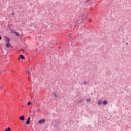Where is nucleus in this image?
Segmentation results:
<instances>
[{
	"instance_id": "7ed1b4c3",
	"label": "nucleus",
	"mask_w": 131,
	"mask_h": 131,
	"mask_svg": "<svg viewBox=\"0 0 131 131\" xmlns=\"http://www.w3.org/2000/svg\"><path fill=\"white\" fill-rule=\"evenodd\" d=\"M91 101H92V100L91 99H86V102L87 104H89V103H90L91 102Z\"/></svg>"
},
{
	"instance_id": "ddd939ff",
	"label": "nucleus",
	"mask_w": 131,
	"mask_h": 131,
	"mask_svg": "<svg viewBox=\"0 0 131 131\" xmlns=\"http://www.w3.org/2000/svg\"><path fill=\"white\" fill-rule=\"evenodd\" d=\"M79 99H80V100L78 101V102H79V103H80V102H81V101H82V99H81V98H80Z\"/></svg>"
},
{
	"instance_id": "6e6552de",
	"label": "nucleus",
	"mask_w": 131,
	"mask_h": 131,
	"mask_svg": "<svg viewBox=\"0 0 131 131\" xmlns=\"http://www.w3.org/2000/svg\"><path fill=\"white\" fill-rule=\"evenodd\" d=\"M5 131H11V128L8 127V128L5 129Z\"/></svg>"
},
{
	"instance_id": "4468645a",
	"label": "nucleus",
	"mask_w": 131,
	"mask_h": 131,
	"mask_svg": "<svg viewBox=\"0 0 131 131\" xmlns=\"http://www.w3.org/2000/svg\"><path fill=\"white\" fill-rule=\"evenodd\" d=\"M83 83L84 84H85V85H86L87 82H86V81H84V82H83Z\"/></svg>"
},
{
	"instance_id": "39448f33",
	"label": "nucleus",
	"mask_w": 131,
	"mask_h": 131,
	"mask_svg": "<svg viewBox=\"0 0 131 131\" xmlns=\"http://www.w3.org/2000/svg\"><path fill=\"white\" fill-rule=\"evenodd\" d=\"M20 59H22V60H24V59H25V57H24V56L20 55L19 56Z\"/></svg>"
},
{
	"instance_id": "9d476101",
	"label": "nucleus",
	"mask_w": 131,
	"mask_h": 131,
	"mask_svg": "<svg viewBox=\"0 0 131 131\" xmlns=\"http://www.w3.org/2000/svg\"><path fill=\"white\" fill-rule=\"evenodd\" d=\"M6 39H7L8 42H10V38H7Z\"/></svg>"
},
{
	"instance_id": "6ab92c4d",
	"label": "nucleus",
	"mask_w": 131,
	"mask_h": 131,
	"mask_svg": "<svg viewBox=\"0 0 131 131\" xmlns=\"http://www.w3.org/2000/svg\"><path fill=\"white\" fill-rule=\"evenodd\" d=\"M2 39V36H0V40Z\"/></svg>"
},
{
	"instance_id": "1a4fd4ad",
	"label": "nucleus",
	"mask_w": 131,
	"mask_h": 131,
	"mask_svg": "<svg viewBox=\"0 0 131 131\" xmlns=\"http://www.w3.org/2000/svg\"><path fill=\"white\" fill-rule=\"evenodd\" d=\"M26 123L27 124H29V123H30V121H29L28 120H27Z\"/></svg>"
},
{
	"instance_id": "9b49d317",
	"label": "nucleus",
	"mask_w": 131,
	"mask_h": 131,
	"mask_svg": "<svg viewBox=\"0 0 131 131\" xmlns=\"http://www.w3.org/2000/svg\"><path fill=\"white\" fill-rule=\"evenodd\" d=\"M30 105H31V102H28V106H30Z\"/></svg>"
},
{
	"instance_id": "f3484780",
	"label": "nucleus",
	"mask_w": 131,
	"mask_h": 131,
	"mask_svg": "<svg viewBox=\"0 0 131 131\" xmlns=\"http://www.w3.org/2000/svg\"><path fill=\"white\" fill-rule=\"evenodd\" d=\"M54 95H55V97H57V94L54 93Z\"/></svg>"
},
{
	"instance_id": "dca6fc26",
	"label": "nucleus",
	"mask_w": 131,
	"mask_h": 131,
	"mask_svg": "<svg viewBox=\"0 0 131 131\" xmlns=\"http://www.w3.org/2000/svg\"><path fill=\"white\" fill-rule=\"evenodd\" d=\"M28 120H29V121H30V117L28 118Z\"/></svg>"
},
{
	"instance_id": "b1692460",
	"label": "nucleus",
	"mask_w": 131,
	"mask_h": 131,
	"mask_svg": "<svg viewBox=\"0 0 131 131\" xmlns=\"http://www.w3.org/2000/svg\"><path fill=\"white\" fill-rule=\"evenodd\" d=\"M21 51H23V50H22Z\"/></svg>"
},
{
	"instance_id": "0eeeda50",
	"label": "nucleus",
	"mask_w": 131,
	"mask_h": 131,
	"mask_svg": "<svg viewBox=\"0 0 131 131\" xmlns=\"http://www.w3.org/2000/svg\"><path fill=\"white\" fill-rule=\"evenodd\" d=\"M98 105H101L102 104V101L101 100H99L97 103Z\"/></svg>"
},
{
	"instance_id": "20e7f679",
	"label": "nucleus",
	"mask_w": 131,
	"mask_h": 131,
	"mask_svg": "<svg viewBox=\"0 0 131 131\" xmlns=\"http://www.w3.org/2000/svg\"><path fill=\"white\" fill-rule=\"evenodd\" d=\"M7 48H11V45H10V43L8 42L6 45Z\"/></svg>"
},
{
	"instance_id": "5701e85b",
	"label": "nucleus",
	"mask_w": 131,
	"mask_h": 131,
	"mask_svg": "<svg viewBox=\"0 0 131 131\" xmlns=\"http://www.w3.org/2000/svg\"><path fill=\"white\" fill-rule=\"evenodd\" d=\"M28 73H29V72H28Z\"/></svg>"
},
{
	"instance_id": "aec40b11",
	"label": "nucleus",
	"mask_w": 131,
	"mask_h": 131,
	"mask_svg": "<svg viewBox=\"0 0 131 131\" xmlns=\"http://www.w3.org/2000/svg\"><path fill=\"white\" fill-rule=\"evenodd\" d=\"M1 90H3V86H1Z\"/></svg>"
},
{
	"instance_id": "a211bd4d",
	"label": "nucleus",
	"mask_w": 131,
	"mask_h": 131,
	"mask_svg": "<svg viewBox=\"0 0 131 131\" xmlns=\"http://www.w3.org/2000/svg\"><path fill=\"white\" fill-rule=\"evenodd\" d=\"M20 59H21L20 58V57L18 58V60L19 61H20Z\"/></svg>"
},
{
	"instance_id": "f257e3e1",
	"label": "nucleus",
	"mask_w": 131,
	"mask_h": 131,
	"mask_svg": "<svg viewBox=\"0 0 131 131\" xmlns=\"http://www.w3.org/2000/svg\"><path fill=\"white\" fill-rule=\"evenodd\" d=\"M45 122H46V119H42L39 120L38 123H40V124H41L42 123H45Z\"/></svg>"
},
{
	"instance_id": "2eb2a0df",
	"label": "nucleus",
	"mask_w": 131,
	"mask_h": 131,
	"mask_svg": "<svg viewBox=\"0 0 131 131\" xmlns=\"http://www.w3.org/2000/svg\"><path fill=\"white\" fill-rule=\"evenodd\" d=\"M12 16H14L15 15V13L14 12H12V14H11Z\"/></svg>"
},
{
	"instance_id": "412c9836",
	"label": "nucleus",
	"mask_w": 131,
	"mask_h": 131,
	"mask_svg": "<svg viewBox=\"0 0 131 131\" xmlns=\"http://www.w3.org/2000/svg\"><path fill=\"white\" fill-rule=\"evenodd\" d=\"M126 45H127V46L128 45V43H126Z\"/></svg>"
},
{
	"instance_id": "423d86ee",
	"label": "nucleus",
	"mask_w": 131,
	"mask_h": 131,
	"mask_svg": "<svg viewBox=\"0 0 131 131\" xmlns=\"http://www.w3.org/2000/svg\"><path fill=\"white\" fill-rule=\"evenodd\" d=\"M103 105H107L108 104V102L107 101L105 100L103 102Z\"/></svg>"
},
{
	"instance_id": "f03ea898",
	"label": "nucleus",
	"mask_w": 131,
	"mask_h": 131,
	"mask_svg": "<svg viewBox=\"0 0 131 131\" xmlns=\"http://www.w3.org/2000/svg\"><path fill=\"white\" fill-rule=\"evenodd\" d=\"M20 120H25V119L24 118V116H22L19 117Z\"/></svg>"
},
{
	"instance_id": "f8f14e48",
	"label": "nucleus",
	"mask_w": 131,
	"mask_h": 131,
	"mask_svg": "<svg viewBox=\"0 0 131 131\" xmlns=\"http://www.w3.org/2000/svg\"><path fill=\"white\" fill-rule=\"evenodd\" d=\"M15 34H16V35H17V36H19V34H18V33H17V32H15Z\"/></svg>"
},
{
	"instance_id": "4be33fe9",
	"label": "nucleus",
	"mask_w": 131,
	"mask_h": 131,
	"mask_svg": "<svg viewBox=\"0 0 131 131\" xmlns=\"http://www.w3.org/2000/svg\"><path fill=\"white\" fill-rule=\"evenodd\" d=\"M22 107H23H23H24V106L23 105Z\"/></svg>"
}]
</instances>
